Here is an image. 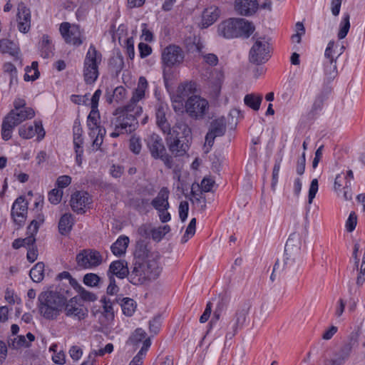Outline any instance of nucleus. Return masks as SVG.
<instances>
[{
  "label": "nucleus",
  "mask_w": 365,
  "mask_h": 365,
  "mask_svg": "<svg viewBox=\"0 0 365 365\" xmlns=\"http://www.w3.org/2000/svg\"><path fill=\"white\" fill-rule=\"evenodd\" d=\"M349 19H350L349 14H346L341 22L340 29L338 32V38L339 39L344 38L349 32V30L350 29Z\"/></svg>",
  "instance_id": "a18cd8bd"
},
{
  "label": "nucleus",
  "mask_w": 365,
  "mask_h": 365,
  "mask_svg": "<svg viewBox=\"0 0 365 365\" xmlns=\"http://www.w3.org/2000/svg\"><path fill=\"white\" fill-rule=\"evenodd\" d=\"M167 108L160 106L156 111V123L164 133H170V127L165 118V110Z\"/></svg>",
  "instance_id": "473e14b6"
},
{
  "label": "nucleus",
  "mask_w": 365,
  "mask_h": 365,
  "mask_svg": "<svg viewBox=\"0 0 365 365\" xmlns=\"http://www.w3.org/2000/svg\"><path fill=\"white\" fill-rule=\"evenodd\" d=\"M161 327V318L160 316L155 317L149 322V329L151 333L156 334L160 331Z\"/></svg>",
  "instance_id": "e2e57ef3"
},
{
  "label": "nucleus",
  "mask_w": 365,
  "mask_h": 365,
  "mask_svg": "<svg viewBox=\"0 0 365 365\" xmlns=\"http://www.w3.org/2000/svg\"><path fill=\"white\" fill-rule=\"evenodd\" d=\"M103 257L98 251L83 250L76 255V262L83 269L98 267L102 263Z\"/></svg>",
  "instance_id": "f8f14e48"
},
{
  "label": "nucleus",
  "mask_w": 365,
  "mask_h": 365,
  "mask_svg": "<svg viewBox=\"0 0 365 365\" xmlns=\"http://www.w3.org/2000/svg\"><path fill=\"white\" fill-rule=\"evenodd\" d=\"M91 134L93 135H96L93 142V147H96V150H98L103 143V133H102V130L99 127H96L95 129L92 130L91 135Z\"/></svg>",
  "instance_id": "13d9d810"
},
{
  "label": "nucleus",
  "mask_w": 365,
  "mask_h": 365,
  "mask_svg": "<svg viewBox=\"0 0 365 365\" xmlns=\"http://www.w3.org/2000/svg\"><path fill=\"white\" fill-rule=\"evenodd\" d=\"M43 222V219L41 217H39V221H36V220H33L30 225L28 226V234L29 236L25 239H22L24 241V246L29 245L34 247V244L36 241L34 235L37 233L40 223Z\"/></svg>",
  "instance_id": "cd10ccee"
},
{
  "label": "nucleus",
  "mask_w": 365,
  "mask_h": 365,
  "mask_svg": "<svg viewBox=\"0 0 365 365\" xmlns=\"http://www.w3.org/2000/svg\"><path fill=\"white\" fill-rule=\"evenodd\" d=\"M356 306V302L353 298H339L335 304V315L340 317L344 312L345 307L349 310H353Z\"/></svg>",
  "instance_id": "2f4dec72"
},
{
  "label": "nucleus",
  "mask_w": 365,
  "mask_h": 365,
  "mask_svg": "<svg viewBox=\"0 0 365 365\" xmlns=\"http://www.w3.org/2000/svg\"><path fill=\"white\" fill-rule=\"evenodd\" d=\"M271 57L270 45L264 38H257L249 52V60L251 63L260 65L267 62Z\"/></svg>",
  "instance_id": "423d86ee"
},
{
  "label": "nucleus",
  "mask_w": 365,
  "mask_h": 365,
  "mask_svg": "<svg viewBox=\"0 0 365 365\" xmlns=\"http://www.w3.org/2000/svg\"><path fill=\"white\" fill-rule=\"evenodd\" d=\"M185 110L192 118L200 119L206 114L209 104L207 100L198 96H192L185 102Z\"/></svg>",
  "instance_id": "0eeeda50"
},
{
  "label": "nucleus",
  "mask_w": 365,
  "mask_h": 365,
  "mask_svg": "<svg viewBox=\"0 0 365 365\" xmlns=\"http://www.w3.org/2000/svg\"><path fill=\"white\" fill-rule=\"evenodd\" d=\"M323 70L324 75L329 81L333 80L337 76L336 61L331 60L323 61Z\"/></svg>",
  "instance_id": "58836bf2"
},
{
  "label": "nucleus",
  "mask_w": 365,
  "mask_h": 365,
  "mask_svg": "<svg viewBox=\"0 0 365 365\" xmlns=\"http://www.w3.org/2000/svg\"><path fill=\"white\" fill-rule=\"evenodd\" d=\"M113 115L110 125L114 128V131L110 134L112 138H117L123 134H130L138 127V120L133 115L125 113H117L115 109Z\"/></svg>",
  "instance_id": "20e7f679"
},
{
  "label": "nucleus",
  "mask_w": 365,
  "mask_h": 365,
  "mask_svg": "<svg viewBox=\"0 0 365 365\" xmlns=\"http://www.w3.org/2000/svg\"><path fill=\"white\" fill-rule=\"evenodd\" d=\"M195 91V84L192 82L181 84L178 88V93L180 98H184L192 94Z\"/></svg>",
  "instance_id": "79ce46f5"
},
{
  "label": "nucleus",
  "mask_w": 365,
  "mask_h": 365,
  "mask_svg": "<svg viewBox=\"0 0 365 365\" xmlns=\"http://www.w3.org/2000/svg\"><path fill=\"white\" fill-rule=\"evenodd\" d=\"M335 46V42L334 41H331L329 42L327 47L324 52V60H331V61H336V59L339 54L336 55L335 51L334 50V47Z\"/></svg>",
  "instance_id": "603ef678"
},
{
  "label": "nucleus",
  "mask_w": 365,
  "mask_h": 365,
  "mask_svg": "<svg viewBox=\"0 0 365 365\" xmlns=\"http://www.w3.org/2000/svg\"><path fill=\"white\" fill-rule=\"evenodd\" d=\"M147 145L151 156L155 159H158L159 157H161L162 155L165 153V148L162 138L155 133H153L150 135Z\"/></svg>",
  "instance_id": "412c9836"
},
{
  "label": "nucleus",
  "mask_w": 365,
  "mask_h": 365,
  "mask_svg": "<svg viewBox=\"0 0 365 365\" xmlns=\"http://www.w3.org/2000/svg\"><path fill=\"white\" fill-rule=\"evenodd\" d=\"M148 339V338H146L145 331L143 329L138 328L135 329L134 333L130 337L129 341L133 344H138L140 342L143 344L144 341Z\"/></svg>",
  "instance_id": "09e8293b"
},
{
  "label": "nucleus",
  "mask_w": 365,
  "mask_h": 365,
  "mask_svg": "<svg viewBox=\"0 0 365 365\" xmlns=\"http://www.w3.org/2000/svg\"><path fill=\"white\" fill-rule=\"evenodd\" d=\"M63 196V190L61 189H53L48 193V200L53 205L58 204Z\"/></svg>",
  "instance_id": "5fc2aeb1"
},
{
  "label": "nucleus",
  "mask_w": 365,
  "mask_h": 365,
  "mask_svg": "<svg viewBox=\"0 0 365 365\" xmlns=\"http://www.w3.org/2000/svg\"><path fill=\"white\" fill-rule=\"evenodd\" d=\"M201 56L203 58L205 62L211 66H215L218 63V58L214 53H205L204 52L199 50Z\"/></svg>",
  "instance_id": "bf43d9fd"
},
{
  "label": "nucleus",
  "mask_w": 365,
  "mask_h": 365,
  "mask_svg": "<svg viewBox=\"0 0 365 365\" xmlns=\"http://www.w3.org/2000/svg\"><path fill=\"white\" fill-rule=\"evenodd\" d=\"M115 275L120 279H123L125 277L129 278L130 272L128 270V263L125 260H116L113 262L110 266L108 274Z\"/></svg>",
  "instance_id": "393cba45"
},
{
  "label": "nucleus",
  "mask_w": 365,
  "mask_h": 365,
  "mask_svg": "<svg viewBox=\"0 0 365 365\" xmlns=\"http://www.w3.org/2000/svg\"><path fill=\"white\" fill-rule=\"evenodd\" d=\"M151 345V341L150 339H145L143 342V346H142L140 350L138 353V354L133 359L130 361V365H142L143 359L145 357L146 352Z\"/></svg>",
  "instance_id": "ea45409f"
},
{
  "label": "nucleus",
  "mask_w": 365,
  "mask_h": 365,
  "mask_svg": "<svg viewBox=\"0 0 365 365\" xmlns=\"http://www.w3.org/2000/svg\"><path fill=\"white\" fill-rule=\"evenodd\" d=\"M39 76V71H38V63L34 61L30 68H26V73L24 75V80L26 81H34Z\"/></svg>",
  "instance_id": "c03bdc74"
},
{
  "label": "nucleus",
  "mask_w": 365,
  "mask_h": 365,
  "mask_svg": "<svg viewBox=\"0 0 365 365\" xmlns=\"http://www.w3.org/2000/svg\"><path fill=\"white\" fill-rule=\"evenodd\" d=\"M35 112L32 108L20 110H11L5 117L13 125L17 126L22 122L34 117Z\"/></svg>",
  "instance_id": "f3484780"
},
{
  "label": "nucleus",
  "mask_w": 365,
  "mask_h": 365,
  "mask_svg": "<svg viewBox=\"0 0 365 365\" xmlns=\"http://www.w3.org/2000/svg\"><path fill=\"white\" fill-rule=\"evenodd\" d=\"M352 348L349 345L344 346L331 361V365H343L349 359Z\"/></svg>",
  "instance_id": "c85d7f7f"
},
{
  "label": "nucleus",
  "mask_w": 365,
  "mask_h": 365,
  "mask_svg": "<svg viewBox=\"0 0 365 365\" xmlns=\"http://www.w3.org/2000/svg\"><path fill=\"white\" fill-rule=\"evenodd\" d=\"M101 281V277L94 273H88L86 274L83 277V283L91 287H96L98 285Z\"/></svg>",
  "instance_id": "8fccbe9b"
},
{
  "label": "nucleus",
  "mask_w": 365,
  "mask_h": 365,
  "mask_svg": "<svg viewBox=\"0 0 365 365\" xmlns=\"http://www.w3.org/2000/svg\"><path fill=\"white\" fill-rule=\"evenodd\" d=\"M357 224V216L354 212H351L346 222V230L351 232L354 230Z\"/></svg>",
  "instance_id": "052dcab7"
},
{
  "label": "nucleus",
  "mask_w": 365,
  "mask_h": 365,
  "mask_svg": "<svg viewBox=\"0 0 365 365\" xmlns=\"http://www.w3.org/2000/svg\"><path fill=\"white\" fill-rule=\"evenodd\" d=\"M129 148L134 154H139L142 148L140 138L135 135H132L129 142Z\"/></svg>",
  "instance_id": "3c124183"
},
{
  "label": "nucleus",
  "mask_w": 365,
  "mask_h": 365,
  "mask_svg": "<svg viewBox=\"0 0 365 365\" xmlns=\"http://www.w3.org/2000/svg\"><path fill=\"white\" fill-rule=\"evenodd\" d=\"M71 206L74 212L82 213L89 207L92 200L89 194L85 191H76L71 198Z\"/></svg>",
  "instance_id": "2eb2a0df"
},
{
  "label": "nucleus",
  "mask_w": 365,
  "mask_h": 365,
  "mask_svg": "<svg viewBox=\"0 0 365 365\" xmlns=\"http://www.w3.org/2000/svg\"><path fill=\"white\" fill-rule=\"evenodd\" d=\"M258 6L257 0H235L234 4L235 11L245 16L254 14L257 11Z\"/></svg>",
  "instance_id": "aec40b11"
},
{
  "label": "nucleus",
  "mask_w": 365,
  "mask_h": 365,
  "mask_svg": "<svg viewBox=\"0 0 365 365\" xmlns=\"http://www.w3.org/2000/svg\"><path fill=\"white\" fill-rule=\"evenodd\" d=\"M30 277L35 282H40L43 280L44 277V264L43 262H38L30 270Z\"/></svg>",
  "instance_id": "a19ab883"
},
{
  "label": "nucleus",
  "mask_w": 365,
  "mask_h": 365,
  "mask_svg": "<svg viewBox=\"0 0 365 365\" xmlns=\"http://www.w3.org/2000/svg\"><path fill=\"white\" fill-rule=\"evenodd\" d=\"M64 298H38V309L41 315L46 319L56 317L62 307Z\"/></svg>",
  "instance_id": "ddd939ff"
},
{
  "label": "nucleus",
  "mask_w": 365,
  "mask_h": 365,
  "mask_svg": "<svg viewBox=\"0 0 365 365\" xmlns=\"http://www.w3.org/2000/svg\"><path fill=\"white\" fill-rule=\"evenodd\" d=\"M169 194L170 191L167 187H164L161 188L158 195L151 202L153 207L157 210L163 208H169Z\"/></svg>",
  "instance_id": "bb28decb"
},
{
  "label": "nucleus",
  "mask_w": 365,
  "mask_h": 365,
  "mask_svg": "<svg viewBox=\"0 0 365 365\" xmlns=\"http://www.w3.org/2000/svg\"><path fill=\"white\" fill-rule=\"evenodd\" d=\"M170 230L169 225H164L150 230L152 238L155 241H160Z\"/></svg>",
  "instance_id": "de8ad7c7"
},
{
  "label": "nucleus",
  "mask_w": 365,
  "mask_h": 365,
  "mask_svg": "<svg viewBox=\"0 0 365 365\" xmlns=\"http://www.w3.org/2000/svg\"><path fill=\"white\" fill-rule=\"evenodd\" d=\"M41 55L45 58H50L53 55V45L48 35H43L39 43Z\"/></svg>",
  "instance_id": "c756f323"
},
{
  "label": "nucleus",
  "mask_w": 365,
  "mask_h": 365,
  "mask_svg": "<svg viewBox=\"0 0 365 365\" xmlns=\"http://www.w3.org/2000/svg\"><path fill=\"white\" fill-rule=\"evenodd\" d=\"M184 58L182 49L174 44L166 46L161 54L163 64L168 68L179 66L183 62Z\"/></svg>",
  "instance_id": "9d476101"
},
{
  "label": "nucleus",
  "mask_w": 365,
  "mask_h": 365,
  "mask_svg": "<svg viewBox=\"0 0 365 365\" xmlns=\"http://www.w3.org/2000/svg\"><path fill=\"white\" fill-rule=\"evenodd\" d=\"M363 253V257L361 264L359 268V272L356 278V284L361 285L365 282V250H360V245L359 242H356L354 245L353 257L354 259V265L358 269L359 264V258L358 257V253Z\"/></svg>",
  "instance_id": "5701e85b"
},
{
  "label": "nucleus",
  "mask_w": 365,
  "mask_h": 365,
  "mask_svg": "<svg viewBox=\"0 0 365 365\" xmlns=\"http://www.w3.org/2000/svg\"><path fill=\"white\" fill-rule=\"evenodd\" d=\"M255 26L248 20L242 18H229L217 25V33L226 39L249 38L255 31Z\"/></svg>",
  "instance_id": "f03ea898"
},
{
  "label": "nucleus",
  "mask_w": 365,
  "mask_h": 365,
  "mask_svg": "<svg viewBox=\"0 0 365 365\" xmlns=\"http://www.w3.org/2000/svg\"><path fill=\"white\" fill-rule=\"evenodd\" d=\"M157 255L152 253L143 242H138L134 252L133 268L129 281L133 284H143L160 274Z\"/></svg>",
  "instance_id": "f257e3e1"
},
{
  "label": "nucleus",
  "mask_w": 365,
  "mask_h": 365,
  "mask_svg": "<svg viewBox=\"0 0 365 365\" xmlns=\"http://www.w3.org/2000/svg\"><path fill=\"white\" fill-rule=\"evenodd\" d=\"M119 303L125 315L130 317L135 312L137 304L133 298H120Z\"/></svg>",
  "instance_id": "e433bc0d"
},
{
  "label": "nucleus",
  "mask_w": 365,
  "mask_h": 365,
  "mask_svg": "<svg viewBox=\"0 0 365 365\" xmlns=\"http://www.w3.org/2000/svg\"><path fill=\"white\" fill-rule=\"evenodd\" d=\"M70 285L73 288L81 297H91V293L85 289L76 279H71Z\"/></svg>",
  "instance_id": "4d7b16f0"
},
{
  "label": "nucleus",
  "mask_w": 365,
  "mask_h": 365,
  "mask_svg": "<svg viewBox=\"0 0 365 365\" xmlns=\"http://www.w3.org/2000/svg\"><path fill=\"white\" fill-rule=\"evenodd\" d=\"M73 220L71 214L66 213L62 215L58 222V230L61 235L68 234L72 228Z\"/></svg>",
  "instance_id": "72a5a7b5"
},
{
  "label": "nucleus",
  "mask_w": 365,
  "mask_h": 365,
  "mask_svg": "<svg viewBox=\"0 0 365 365\" xmlns=\"http://www.w3.org/2000/svg\"><path fill=\"white\" fill-rule=\"evenodd\" d=\"M73 144L75 148H78V147H81L83 144V138L82 136V128L81 126L80 123L75 122L73 128Z\"/></svg>",
  "instance_id": "37998d69"
},
{
  "label": "nucleus",
  "mask_w": 365,
  "mask_h": 365,
  "mask_svg": "<svg viewBox=\"0 0 365 365\" xmlns=\"http://www.w3.org/2000/svg\"><path fill=\"white\" fill-rule=\"evenodd\" d=\"M345 180V177L342 176L341 175L339 174L336 175L335 180H334V187L335 191L338 192L341 190V187H344V189H347L348 187L350 185V182L348 181L345 182V185H343V182Z\"/></svg>",
  "instance_id": "69168bd1"
},
{
  "label": "nucleus",
  "mask_w": 365,
  "mask_h": 365,
  "mask_svg": "<svg viewBox=\"0 0 365 365\" xmlns=\"http://www.w3.org/2000/svg\"><path fill=\"white\" fill-rule=\"evenodd\" d=\"M282 158L276 160L273 170H272V188L273 190H275L277 184L278 182L279 173L281 168Z\"/></svg>",
  "instance_id": "864d4df0"
},
{
  "label": "nucleus",
  "mask_w": 365,
  "mask_h": 365,
  "mask_svg": "<svg viewBox=\"0 0 365 365\" xmlns=\"http://www.w3.org/2000/svg\"><path fill=\"white\" fill-rule=\"evenodd\" d=\"M19 134L25 139H30L37 135L38 140H41L45 135V131L41 122H34V125H25L19 128Z\"/></svg>",
  "instance_id": "6ab92c4d"
},
{
  "label": "nucleus",
  "mask_w": 365,
  "mask_h": 365,
  "mask_svg": "<svg viewBox=\"0 0 365 365\" xmlns=\"http://www.w3.org/2000/svg\"><path fill=\"white\" fill-rule=\"evenodd\" d=\"M15 125L9 121L6 118H4L2 127H1V136L4 140H8L11 138V134Z\"/></svg>",
  "instance_id": "49530a36"
},
{
  "label": "nucleus",
  "mask_w": 365,
  "mask_h": 365,
  "mask_svg": "<svg viewBox=\"0 0 365 365\" xmlns=\"http://www.w3.org/2000/svg\"><path fill=\"white\" fill-rule=\"evenodd\" d=\"M167 133L169 135H174V136H180L182 139L192 140V130L182 119L178 120L173 127L172 131Z\"/></svg>",
  "instance_id": "b1692460"
},
{
  "label": "nucleus",
  "mask_w": 365,
  "mask_h": 365,
  "mask_svg": "<svg viewBox=\"0 0 365 365\" xmlns=\"http://www.w3.org/2000/svg\"><path fill=\"white\" fill-rule=\"evenodd\" d=\"M129 238L126 236H120L112 245L110 249L112 252L115 256H120L125 254L126 249L128 246Z\"/></svg>",
  "instance_id": "7c9ffc66"
},
{
  "label": "nucleus",
  "mask_w": 365,
  "mask_h": 365,
  "mask_svg": "<svg viewBox=\"0 0 365 365\" xmlns=\"http://www.w3.org/2000/svg\"><path fill=\"white\" fill-rule=\"evenodd\" d=\"M102 61V55L93 45L88 48L84 60L83 77L86 83H93L98 77V66Z\"/></svg>",
  "instance_id": "39448f33"
},
{
  "label": "nucleus",
  "mask_w": 365,
  "mask_h": 365,
  "mask_svg": "<svg viewBox=\"0 0 365 365\" xmlns=\"http://www.w3.org/2000/svg\"><path fill=\"white\" fill-rule=\"evenodd\" d=\"M262 101V96L256 93L247 94L244 98L245 104L254 110L259 109Z\"/></svg>",
  "instance_id": "c9c22d12"
},
{
  "label": "nucleus",
  "mask_w": 365,
  "mask_h": 365,
  "mask_svg": "<svg viewBox=\"0 0 365 365\" xmlns=\"http://www.w3.org/2000/svg\"><path fill=\"white\" fill-rule=\"evenodd\" d=\"M225 131L226 120L224 117L217 118L211 122L209 130L205 135V142L204 145L205 153L210 152V148L214 144L215 138L224 135Z\"/></svg>",
  "instance_id": "1a4fd4ad"
},
{
  "label": "nucleus",
  "mask_w": 365,
  "mask_h": 365,
  "mask_svg": "<svg viewBox=\"0 0 365 365\" xmlns=\"http://www.w3.org/2000/svg\"><path fill=\"white\" fill-rule=\"evenodd\" d=\"M0 52L2 53H9L16 58H18L19 53L16 45L8 39H2L0 41Z\"/></svg>",
  "instance_id": "f704fd0d"
},
{
  "label": "nucleus",
  "mask_w": 365,
  "mask_h": 365,
  "mask_svg": "<svg viewBox=\"0 0 365 365\" xmlns=\"http://www.w3.org/2000/svg\"><path fill=\"white\" fill-rule=\"evenodd\" d=\"M195 228H196V219L192 218L190 220L188 226L187 227L185 233L182 238V241L183 242H186L190 237H192L195 235Z\"/></svg>",
  "instance_id": "6e6d98bb"
},
{
  "label": "nucleus",
  "mask_w": 365,
  "mask_h": 365,
  "mask_svg": "<svg viewBox=\"0 0 365 365\" xmlns=\"http://www.w3.org/2000/svg\"><path fill=\"white\" fill-rule=\"evenodd\" d=\"M126 96V90L123 86L116 87L113 92V97L117 103L125 99Z\"/></svg>",
  "instance_id": "0e129e2a"
},
{
  "label": "nucleus",
  "mask_w": 365,
  "mask_h": 365,
  "mask_svg": "<svg viewBox=\"0 0 365 365\" xmlns=\"http://www.w3.org/2000/svg\"><path fill=\"white\" fill-rule=\"evenodd\" d=\"M17 22L18 29L22 33H27L31 28V12L24 3L18 5Z\"/></svg>",
  "instance_id": "a211bd4d"
},
{
  "label": "nucleus",
  "mask_w": 365,
  "mask_h": 365,
  "mask_svg": "<svg viewBox=\"0 0 365 365\" xmlns=\"http://www.w3.org/2000/svg\"><path fill=\"white\" fill-rule=\"evenodd\" d=\"M118 291L119 288L116 284L114 277L109 275V284L107 287V294L109 295H114L116 294Z\"/></svg>",
  "instance_id": "774afa93"
},
{
  "label": "nucleus",
  "mask_w": 365,
  "mask_h": 365,
  "mask_svg": "<svg viewBox=\"0 0 365 365\" xmlns=\"http://www.w3.org/2000/svg\"><path fill=\"white\" fill-rule=\"evenodd\" d=\"M96 303L93 312L95 315L100 314L99 319L101 323L107 325L113 320L114 313L113 303L110 298H91Z\"/></svg>",
  "instance_id": "6e6552de"
},
{
  "label": "nucleus",
  "mask_w": 365,
  "mask_h": 365,
  "mask_svg": "<svg viewBox=\"0 0 365 365\" xmlns=\"http://www.w3.org/2000/svg\"><path fill=\"white\" fill-rule=\"evenodd\" d=\"M189 210V204L187 201H182L179 205V217L182 222H185L187 217Z\"/></svg>",
  "instance_id": "338daca9"
},
{
  "label": "nucleus",
  "mask_w": 365,
  "mask_h": 365,
  "mask_svg": "<svg viewBox=\"0 0 365 365\" xmlns=\"http://www.w3.org/2000/svg\"><path fill=\"white\" fill-rule=\"evenodd\" d=\"M318 180L317 179H313L311 182L310 187L309 190V195H308V203L311 205L313 202L314 198L316 196V194L318 191Z\"/></svg>",
  "instance_id": "680f3d73"
},
{
  "label": "nucleus",
  "mask_w": 365,
  "mask_h": 365,
  "mask_svg": "<svg viewBox=\"0 0 365 365\" xmlns=\"http://www.w3.org/2000/svg\"><path fill=\"white\" fill-rule=\"evenodd\" d=\"M76 299L77 298H71L65 307V310L68 316L81 319L86 315V309Z\"/></svg>",
  "instance_id": "4be33fe9"
},
{
  "label": "nucleus",
  "mask_w": 365,
  "mask_h": 365,
  "mask_svg": "<svg viewBox=\"0 0 365 365\" xmlns=\"http://www.w3.org/2000/svg\"><path fill=\"white\" fill-rule=\"evenodd\" d=\"M59 31L66 43L76 46L83 43L82 32L78 25L63 22L60 25Z\"/></svg>",
  "instance_id": "9b49d317"
},
{
  "label": "nucleus",
  "mask_w": 365,
  "mask_h": 365,
  "mask_svg": "<svg viewBox=\"0 0 365 365\" xmlns=\"http://www.w3.org/2000/svg\"><path fill=\"white\" fill-rule=\"evenodd\" d=\"M28 210V203L23 196L19 197L14 202L11 207V217L18 225H21L26 220Z\"/></svg>",
  "instance_id": "dca6fc26"
},
{
  "label": "nucleus",
  "mask_w": 365,
  "mask_h": 365,
  "mask_svg": "<svg viewBox=\"0 0 365 365\" xmlns=\"http://www.w3.org/2000/svg\"><path fill=\"white\" fill-rule=\"evenodd\" d=\"M35 336L31 333H28L26 336L19 335L13 340V346L16 349L21 347H29L31 343L34 341Z\"/></svg>",
  "instance_id": "4c0bfd02"
},
{
  "label": "nucleus",
  "mask_w": 365,
  "mask_h": 365,
  "mask_svg": "<svg viewBox=\"0 0 365 365\" xmlns=\"http://www.w3.org/2000/svg\"><path fill=\"white\" fill-rule=\"evenodd\" d=\"M167 145L169 151L175 157L185 155L190 148L191 140L182 139L180 136L169 135L166 138Z\"/></svg>",
  "instance_id": "4468645a"
},
{
  "label": "nucleus",
  "mask_w": 365,
  "mask_h": 365,
  "mask_svg": "<svg viewBox=\"0 0 365 365\" xmlns=\"http://www.w3.org/2000/svg\"><path fill=\"white\" fill-rule=\"evenodd\" d=\"M148 86L146 78L143 76L139 78L137 88L134 89L132 96L128 103L123 106L116 108L117 113H123L133 115L137 118L141 115L143 108L140 104L145 96V91Z\"/></svg>",
  "instance_id": "7ed1b4c3"
},
{
  "label": "nucleus",
  "mask_w": 365,
  "mask_h": 365,
  "mask_svg": "<svg viewBox=\"0 0 365 365\" xmlns=\"http://www.w3.org/2000/svg\"><path fill=\"white\" fill-rule=\"evenodd\" d=\"M220 11L215 6H210L205 9L202 14V27L207 28L220 17Z\"/></svg>",
  "instance_id": "a878e982"
}]
</instances>
